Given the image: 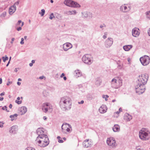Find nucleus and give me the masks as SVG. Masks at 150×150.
Wrapping results in <instances>:
<instances>
[{
  "label": "nucleus",
  "mask_w": 150,
  "mask_h": 150,
  "mask_svg": "<svg viewBox=\"0 0 150 150\" xmlns=\"http://www.w3.org/2000/svg\"><path fill=\"white\" fill-rule=\"evenodd\" d=\"M15 102L18 104H21L22 103V101H18L17 100H16Z\"/></svg>",
  "instance_id": "41"
},
{
  "label": "nucleus",
  "mask_w": 150,
  "mask_h": 150,
  "mask_svg": "<svg viewBox=\"0 0 150 150\" xmlns=\"http://www.w3.org/2000/svg\"><path fill=\"white\" fill-rule=\"evenodd\" d=\"M72 45L69 42H67L63 45V49L65 51H68L70 49L72 48Z\"/></svg>",
  "instance_id": "14"
},
{
  "label": "nucleus",
  "mask_w": 150,
  "mask_h": 150,
  "mask_svg": "<svg viewBox=\"0 0 150 150\" xmlns=\"http://www.w3.org/2000/svg\"><path fill=\"white\" fill-rule=\"evenodd\" d=\"M35 141L38 142L39 146L42 147L47 146L49 143L48 136L46 134H42L38 136Z\"/></svg>",
  "instance_id": "2"
},
{
  "label": "nucleus",
  "mask_w": 150,
  "mask_h": 150,
  "mask_svg": "<svg viewBox=\"0 0 150 150\" xmlns=\"http://www.w3.org/2000/svg\"><path fill=\"white\" fill-rule=\"evenodd\" d=\"M139 136L143 140H148L150 137V132L147 129L142 128L139 132Z\"/></svg>",
  "instance_id": "3"
},
{
  "label": "nucleus",
  "mask_w": 150,
  "mask_h": 150,
  "mask_svg": "<svg viewBox=\"0 0 150 150\" xmlns=\"http://www.w3.org/2000/svg\"><path fill=\"white\" fill-rule=\"evenodd\" d=\"M92 144V142L88 139L85 140L83 143V147L86 148L90 147Z\"/></svg>",
  "instance_id": "15"
},
{
  "label": "nucleus",
  "mask_w": 150,
  "mask_h": 150,
  "mask_svg": "<svg viewBox=\"0 0 150 150\" xmlns=\"http://www.w3.org/2000/svg\"><path fill=\"white\" fill-rule=\"evenodd\" d=\"M148 32L149 35L150 36V28L148 30Z\"/></svg>",
  "instance_id": "52"
},
{
  "label": "nucleus",
  "mask_w": 150,
  "mask_h": 150,
  "mask_svg": "<svg viewBox=\"0 0 150 150\" xmlns=\"http://www.w3.org/2000/svg\"><path fill=\"white\" fill-rule=\"evenodd\" d=\"M12 104H10L9 106V107L10 108H12Z\"/></svg>",
  "instance_id": "53"
},
{
  "label": "nucleus",
  "mask_w": 150,
  "mask_h": 150,
  "mask_svg": "<svg viewBox=\"0 0 150 150\" xmlns=\"http://www.w3.org/2000/svg\"><path fill=\"white\" fill-rule=\"evenodd\" d=\"M64 76H65V74H64V73H62V74H61V76H60V77H61V78H62V77H63Z\"/></svg>",
  "instance_id": "47"
},
{
  "label": "nucleus",
  "mask_w": 150,
  "mask_h": 150,
  "mask_svg": "<svg viewBox=\"0 0 150 150\" xmlns=\"http://www.w3.org/2000/svg\"><path fill=\"white\" fill-rule=\"evenodd\" d=\"M107 38V36H106V35H104L103 36V38L104 39H105L106 38Z\"/></svg>",
  "instance_id": "54"
},
{
  "label": "nucleus",
  "mask_w": 150,
  "mask_h": 150,
  "mask_svg": "<svg viewBox=\"0 0 150 150\" xmlns=\"http://www.w3.org/2000/svg\"><path fill=\"white\" fill-rule=\"evenodd\" d=\"M124 119L127 121H130L132 119V116L128 113H126L124 117Z\"/></svg>",
  "instance_id": "21"
},
{
  "label": "nucleus",
  "mask_w": 150,
  "mask_h": 150,
  "mask_svg": "<svg viewBox=\"0 0 150 150\" xmlns=\"http://www.w3.org/2000/svg\"><path fill=\"white\" fill-rule=\"evenodd\" d=\"M14 39H14V38H12V39H11V43H13V41H14Z\"/></svg>",
  "instance_id": "51"
},
{
  "label": "nucleus",
  "mask_w": 150,
  "mask_h": 150,
  "mask_svg": "<svg viewBox=\"0 0 150 150\" xmlns=\"http://www.w3.org/2000/svg\"><path fill=\"white\" fill-rule=\"evenodd\" d=\"M69 12L71 13H70V14H75L76 13L75 10L72 11H70Z\"/></svg>",
  "instance_id": "35"
},
{
  "label": "nucleus",
  "mask_w": 150,
  "mask_h": 150,
  "mask_svg": "<svg viewBox=\"0 0 150 150\" xmlns=\"http://www.w3.org/2000/svg\"><path fill=\"white\" fill-rule=\"evenodd\" d=\"M148 78V75L144 74L139 76L138 79L137 85L135 88V91L138 94H142L145 90V85L146 83Z\"/></svg>",
  "instance_id": "1"
},
{
  "label": "nucleus",
  "mask_w": 150,
  "mask_h": 150,
  "mask_svg": "<svg viewBox=\"0 0 150 150\" xmlns=\"http://www.w3.org/2000/svg\"><path fill=\"white\" fill-rule=\"evenodd\" d=\"M103 98H105V100L106 101H107L108 100L107 98L109 97V96L107 95H106V96L103 95Z\"/></svg>",
  "instance_id": "37"
},
{
  "label": "nucleus",
  "mask_w": 150,
  "mask_h": 150,
  "mask_svg": "<svg viewBox=\"0 0 150 150\" xmlns=\"http://www.w3.org/2000/svg\"><path fill=\"white\" fill-rule=\"evenodd\" d=\"M103 26L102 25H100V28H103V27H106V25H105L104 24H103Z\"/></svg>",
  "instance_id": "44"
},
{
  "label": "nucleus",
  "mask_w": 150,
  "mask_h": 150,
  "mask_svg": "<svg viewBox=\"0 0 150 150\" xmlns=\"http://www.w3.org/2000/svg\"><path fill=\"white\" fill-rule=\"evenodd\" d=\"M52 107L50 104L48 103H45L43 104L42 106V109L43 111L46 113L48 110L52 109ZM51 110H50V111Z\"/></svg>",
  "instance_id": "10"
},
{
  "label": "nucleus",
  "mask_w": 150,
  "mask_h": 150,
  "mask_svg": "<svg viewBox=\"0 0 150 150\" xmlns=\"http://www.w3.org/2000/svg\"><path fill=\"white\" fill-rule=\"evenodd\" d=\"M58 142L59 143H62L63 142V141L62 140V139H59V140L58 141Z\"/></svg>",
  "instance_id": "50"
},
{
  "label": "nucleus",
  "mask_w": 150,
  "mask_h": 150,
  "mask_svg": "<svg viewBox=\"0 0 150 150\" xmlns=\"http://www.w3.org/2000/svg\"><path fill=\"white\" fill-rule=\"evenodd\" d=\"M41 13L40 12L39 13L41 14V16H43L44 15L45 13V10L44 9H42L41 10Z\"/></svg>",
  "instance_id": "32"
},
{
  "label": "nucleus",
  "mask_w": 150,
  "mask_h": 150,
  "mask_svg": "<svg viewBox=\"0 0 150 150\" xmlns=\"http://www.w3.org/2000/svg\"><path fill=\"white\" fill-rule=\"evenodd\" d=\"M18 116V115L17 114H15L14 115H11L10 116V117L11 118V121H13L14 120V119L13 118H14L15 117H16Z\"/></svg>",
  "instance_id": "27"
},
{
  "label": "nucleus",
  "mask_w": 150,
  "mask_h": 150,
  "mask_svg": "<svg viewBox=\"0 0 150 150\" xmlns=\"http://www.w3.org/2000/svg\"><path fill=\"white\" fill-rule=\"evenodd\" d=\"M53 17H54V15L53 13H52L50 15V17H49V18L50 19L52 20V18H53Z\"/></svg>",
  "instance_id": "38"
},
{
  "label": "nucleus",
  "mask_w": 150,
  "mask_h": 150,
  "mask_svg": "<svg viewBox=\"0 0 150 150\" xmlns=\"http://www.w3.org/2000/svg\"><path fill=\"white\" fill-rule=\"evenodd\" d=\"M7 108V107L6 106H4L2 108V109L3 110H5L7 112H9V111L8 110Z\"/></svg>",
  "instance_id": "31"
},
{
  "label": "nucleus",
  "mask_w": 150,
  "mask_h": 150,
  "mask_svg": "<svg viewBox=\"0 0 150 150\" xmlns=\"http://www.w3.org/2000/svg\"><path fill=\"white\" fill-rule=\"evenodd\" d=\"M120 126L118 125H114L112 128V129L114 132H116L119 131Z\"/></svg>",
  "instance_id": "24"
},
{
  "label": "nucleus",
  "mask_w": 150,
  "mask_h": 150,
  "mask_svg": "<svg viewBox=\"0 0 150 150\" xmlns=\"http://www.w3.org/2000/svg\"><path fill=\"white\" fill-rule=\"evenodd\" d=\"M132 47V46L131 45H125L123 46V49L126 51H128L130 49H131Z\"/></svg>",
  "instance_id": "26"
},
{
  "label": "nucleus",
  "mask_w": 150,
  "mask_h": 150,
  "mask_svg": "<svg viewBox=\"0 0 150 150\" xmlns=\"http://www.w3.org/2000/svg\"><path fill=\"white\" fill-rule=\"evenodd\" d=\"M21 23V20H19L18 21L17 23L16 24V28L18 27V26L20 25V23Z\"/></svg>",
  "instance_id": "34"
},
{
  "label": "nucleus",
  "mask_w": 150,
  "mask_h": 150,
  "mask_svg": "<svg viewBox=\"0 0 150 150\" xmlns=\"http://www.w3.org/2000/svg\"><path fill=\"white\" fill-rule=\"evenodd\" d=\"M67 100L68 101H70L71 100L70 98L68 96H64L61 98L59 102L60 106H64V104L66 103V101H67Z\"/></svg>",
  "instance_id": "13"
},
{
  "label": "nucleus",
  "mask_w": 150,
  "mask_h": 150,
  "mask_svg": "<svg viewBox=\"0 0 150 150\" xmlns=\"http://www.w3.org/2000/svg\"><path fill=\"white\" fill-rule=\"evenodd\" d=\"M17 84L18 85L20 86L21 84V83L19 82H17Z\"/></svg>",
  "instance_id": "58"
},
{
  "label": "nucleus",
  "mask_w": 150,
  "mask_h": 150,
  "mask_svg": "<svg viewBox=\"0 0 150 150\" xmlns=\"http://www.w3.org/2000/svg\"><path fill=\"white\" fill-rule=\"evenodd\" d=\"M113 39L112 38L109 37L106 40L105 42V45L107 48H110L112 45L113 43Z\"/></svg>",
  "instance_id": "12"
},
{
  "label": "nucleus",
  "mask_w": 150,
  "mask_h": 150,
  "mask_svg": "<svg viewBox=\"0 0 150 150\" xmlns=\"http://www.w3.org/2000/svg\"><path fill=\"white\" fill-rule=\"evenodd\" d=\"M4 99V98L3 97H0V100L2 101Z\"/></svg>",
  "instance_id": "59"
},
{
  "label": "nucleus",
  "mask_w": 150,
  "mask_h": 150,
  "mask_svg": "<svg viewBox=\"0 0 150 150\" xmlns=\"http://www.w3.org/2000/svg\"><path fill=\"white\" fill-rule=\"evenodd\" d=\"M70 125L68 124H63L62 126V131L64 134H68L71 132L70 129L69 128Z\"/></svg>",
  "instance_id": "9"
},
{
  "label": "nucleus",
  "mask_w": 150,
  "mask_h": 150,
  "mask_svg": "<svg viewBox=\"0 0 150 150\" xmlns=\"http://www.w3.org/2000/svg\"><path fill=\"white\" fill-rule=\"evenodd\" d=\"M24 39L22 38H21V42H20V44L21 45H23V44H24V42L23 41L24 40Z\"/></svg>",
  "instance_id": "43"
},
{
  "label": "nucleus",
  "mask_w": 150,
  "mask_h": 150,
  "mask_svg": "<svg viewBox=\"0 0 150 150\" xmlns=\"http://www.w3.org/2000/svg\"><path fill=\"white\" fill-rule=\"evenodd\" d=\"M140 61L143 65L146 66L149 64L150 59L148 56L144 55L140 58Z\"/></svg>",
  "instance_id": "8"
},
{
  "label": "nucleus",
  "mask_w": 150,
  "mask_h": 150,
  "mask_svg": "<svg viewBox=\"0 0 150 150\" xmlns=\"http://www.w3.org/2000/svg\"><path fill=\"white\" fill-rule=\"evenodd\" d=\"M6 15V12H4L0 15V17L1 18H4L5 17Z\"/></svg>",
  "instance_id": "30"
},
{
  "label": "nucleus",
  "mask_w": 150,
  "mask_h": 150,
  "mask_svg": "<svg viewBox=\"0 0 150 150\" xmlns=\"http://www.w3.org/2000/svg\"><path fill=\"white\" fill-rule=\"evenodd\" d=\"M2 83V79L1 78H0V84H1Z\"/></svg>",
  "instance_id": "57"
},
{
  "label": "nucleus",
  "mask_w": 150,
  "mask_h": 150,
  "mask_svg": "<svg viewBox=\"0 0 150 150\" xmlns=\"http://www.w3.org/2000/svg\"><path fill=\"white\" fill-rule=\"evenodd\" d=\"M21 29H22V28L21 27H19L18 28H17V30L18 31L21 30Z\"/></svg>",
  "instance_id": "45"
},
{
  "label": "nucleus",
  "mask_w": 150,
  "mask_h": 150,
  "mask_svg": "<svg viewBox=\"0 0 150 150\" xmlns=\"http://www.w3.org/2000/svg\"><path fill=\"white\" fill-rule=\"evenodd\" d=\"M84 103V101L82 100L80 102H79L78 103L79 104H83Z\"/></svg>",
  "instance_id": "46"
},
{
  "label": "nucleus",
  "mask_w": 150,
  "mask_h": 150,
  "mask_svg": "<svg viewBox=\"0 0 150 150\" xmlns=\"http://www.w3.org/2000/svg\"><path fill=\"white\" fill-rule=\"evenodd\" d=\"M146 17L147 18L150 19V11L147 12Z\"/></svg>",
  "instance_id": "33"
},
{
  "label": "nucleus",
  "mask_w": 150,
  "mask_h": 150,
  "mask_svg": "<svg viewBox=\"0 0 150 150\" xmlns=\"http://www.w3.org/2000/svg\"><path fill=\"white\" fill-rule=\"evenodd\" d=\"M101 83V81L100 80H97L95 84L97 86H100Z\"/></svg>",
  "instance_id": "28"
},
{
  "label": "nucleus",
  "mask_w": 150,
  "mask_h": 150,
  "mask_svg": "<svg viewBox=\"0 0 150 150\" xmlns=\"http://www.w3.org/2000/svg\"><path fill=\"white\" fill-rule=\"evenodd\" d=\"M44 78H45V77L43 76H40L39 77V79H43Z\"/></svg>",
  "instance_id": "48"
},
{
  "label": "nucleus",
  "mask_w": 150,
  "mask_h": 150,
  "mask_svg": "<svg viewBox=\"0 0 150 150\" xmlns=\"http://www.w3.org/2000/svg\"><path fill=\"white\" fill-rule=\"evenodd\" d=\"M111 84L112 87L118 88L122 85V80L120 79L117 80L115 79H113L111 81Z\"/></svg>",
  "instance_id": "4"
},
{
  "label": "nucleus",
  "mask_w": 150,
  "mask_h": 150,
  "mask_svg": "<svg viewBox=\"0 0 150 150\" xmlns=\"http://www.w3.org/2000/svg\"><path fill=\"white\" fill-rule=\"evenodd\" d=\"M83 61L85 63L88 64H91L93 62V59L91 56L88 54L84 55L82 58Z\"/></svg>",
  "instance_id": "6"
},
{
  "label": "nucleus",
  "mask_w": 150,
  "mask_h": 150,
  "mask_svg": "<svg viewBox=\"0 0 150 150\" xmlns=\"http://www.w3.org/2000/svg\"><path fill=\"white\" fill-rule=\"evenodd\" d=\"M120 11L126 13L129 11V9L125 5H122L120 8Z\"/></svg>",
  "instance_id": "19"
},
{
  "label": "nucleus",
  "mask_w": 150,
  "mask_h": 150,
  "mask_svg": "<svg viewBox=\"0 0 150 150\" xmlns=\"http://www.w3.org/2000/svg\"><path fill=\"white\" fill-rule=\"evenodd\" d=\"M71 100L70 101L68 100L66 101V103L64 104V106H60L62 109L64 110H69L71 108Z\"/></svg>",
  "instance_id": "11"
},
{
  "label": "nucleus",
  "mask_w": 150,
  "mask_h": 150,
  "mask_svg": "<svg viewBox=\"0 0 150 150\" xmlns=\"http://www.w3.org/2000/svg\"><path fill=\"white\" fill-rule=\"evenodd\" d=\"M20 111L21 115L25 114L27 111V108L25 106L22 107L20 109Z\"/></svg>",
  "instance_id": "22"
},
{
  "label": "nucleus",
  "mask_w": 150,
  "mask_h": 150,
  "mask_svg": "<svg viewBox=\"0 0 150 150\" xmlns=\"http://www.w3.org/2000/svg\"><path fill=\"white\" fill-rule=\"evenodd\" d=\"M120 112L119 111H117L115 113L117 114H119V113H120Z\"/></svg>",
  "instance_id": "63"
},
{
  "label": "nucleus",
  "mask_w": 150,
  "mask_h": 150,
  "mask_svg": "<svg viewBox=\"0 0 150 150\" xmlns=\"http://www.w3.org/2000/svg\"><path fill=\"white\" fill-rule=\"evenodd\" d=\"M67 77H66V76H64V80L65 81L67 80Z\"/></svg>",
  "instance_id": "64"
},
{
  "label": "nucleus",
  "mask_w": 150,
  "mask_h": 150,
  "mask_svg": "<svg viewBox=\"0 0 150 150\" xmlns=\"http://www.w3.org/2000/svg\"><path fill=\"white\" fill-rule=\"evenodd\" d=\"M36 132L38 136L42 134H43L44 132L42 130V129L40 128L38 129L36 131Z\"/></svg>",
  "instance_id": "23"
},
{
  "label": "nucleus",
  "mask_w": 150,
  "mask_h": 150,
  "mask_svg": "<svg viewBox=\"0 0 150 150\" xmlns=\"http://www.w3.org/2000/svg\"><path fill=\"white\" fill-rule=\"evenodd\" d=\"M25 150H35V149L33 148H31V147H28L26 148Z\"/></svg>",
  "instance_id": "39"
},
{
  "label": "nucleus",
  "mask_w": 150,
  "mask_h": 150,
  "mask_svg": "<svg viewBox=\"0 0 150 150\" xmlns=\"http://www.w3.org/2000/svg\"><path fill=\"white\" fill-rule=\"evenodd\" d=\"M64 3L66 6L72 7H79L80 6L77 3L71 0H65Z\"/></svg>",
  "instance_id": "5"
},
{
  "label": "nucleus",
  "mask_w": 150,
  "mask_h": 150,
  "mask_svg": "<svg viewBox=\"0 0 150 150\" xmlns=\"http://www.w3.org/2000/svg\"><path fill=\"white\" fill-rule=\"evenodd\" d=\"M107 108L105 105H102L99 108V111L101 113H104L106 112Z\"/></svg>",
  "instance_id": "17"
},
{
  "label": "nucleus",
  "mask_w": 150,
  "mask_h": 150,
  "mask_svg": "<svg viewBox=\"0 0 150 150\" xmlns=\"http://www.w3.org/2000/svg\"><path fill=\"white\" fill-rule=\"evenodd\" d=\"M2 59H3V62H5L6 60H7L8 59V58L6 55H5V57H2Z\"/></svg>",
  "instance_id": "29"
},
{
  "label": "nucleus",
  "mask_w": 150,
  "mask_h": 150,
  "mask_svg": "<svg viewBox=\"0 0 150 150\" xmlns=\"http://www.w3.org/2000/svg\"><path fill=\"white\" fill-rule=\"evenodd\" d=\"M130 58H127V61L129 62L130 61Z\"/></svg>",
  "instance_id": "61"
},
{
  "label": "nucleus",
  "mask_w": 150,
  "mask_h": 150,
  "mask_svg": "<svg viewBox=\"0 0 150 150\" xmlns=\"http://www.w3.org/2000/svg\"><path fill=\"white\" fill-rule=\"evenodd\" d=\"M132 35L135 37L139 36L140 34L139 30V28H135L133 29L132 31Z\"/></svg>",
  "instance_id": "16"
},
{
  "label": "nucleus",
  "mask_w": 150,
  "mask_h": 150,
  "mask_svg": "<svg viewBox=\"0 0 150 150\" xmlns=\"http://www.w3.org/2000/svg\"><path fill=\"white\" fill-rule=\"evenodd\" d=\"M18 127L16 125H14L11 127L10 128L9 132L12 134L16 133Z\"/></svg>",
  "instance_id": "18"
},
{
  "label": "nucleus",
  "mask_w": 150,
  "mask_h": 150,
  "mask_svg": "<svg viewBox=\"0 0 150 150\" xmlns=\"http://www.w3.org/2000/svg\"><path fill=\"white\" fill-rule=\"evenodd\" d=\"M12 83V82L9 81L8 83H7L6 85L7 86H8L10 84Z\"/></svg>",
  "instance_id": "49"
},
{
  "label": "nucleus",
  "mask_w": 150,
  "mask_h": 150,
  "mask_svg": "<svg viewBox=\"0 0 150 150\" xmlns=\"http://www.w3.org/2000/svg\"><path fill=\"white\" fill-rule=\"evenodd\" d=\"M43 118L44 120H46L47 119V118L46 116H44Z\"/></svg>",
  "instance_id": "56"
},
{
  "label": "nucleus",
  "mask_w": 150,
  "mask_h": 150,
  "mask_svg": "<svg viewBox=\"0 0 150 150\" xmlns=\"http://www.w3.org/2000/svg\"><path fill=\"white\" fill-rule=\"evenodd\" d=\"M16 10V7L15 6H11L9 9V13L10 15H12Z\"/></svg>",
  "instance_id": "20"
},
{
  "label": "nucleus",
  "mask_w": 150,
  "mask_h": 150,
  "mask_svg": "<svg viewBox=\"0 0 150 150\" xmlns=\"http://www.w3.org/2000/svg\"><path fill=\"white\" fill-rule=\"evenodd\" d=\"M4 123L3 122L0 121V127H4Z\"/></svg>",
  "instance_id": "40"
},
{
  "label": "nucleus",
  "mask_w": 150,
  "mask_h": 150,
  "mask_svg": "<svg viewBox=\"0 0 150 150\" xmlns=\"http://www.w3.org/2000/svg\"><path fill=\"white\" fill-rule=\"evenodd\" d=\"M4 94H5V93L4 92H2V93H1V94H0V95L1 96H4Z\"/></svg>",
  "instance_id": "55"
},
{
  "label": "nucleus",
  "mask_w": 150,
  "mask_h": 150,
  "mask_svg": "<svg viewBox=\"0 0 150 150\" xmlns=\"http://www.w3.org/2000/svg\"><path fill=\"white\" fill-rule=\"evenodd\" d=\"M106 142L107 144L113 148H115L117 146L115 139L112 137L108 138Z\"/></svg>",
  "instance_id": "7"
},
{
  "label": "nucleus",
  "mask_w": 150,
  "mask_h": 150,
  "mask_svg": "<svg viewBox=\"0 0 150 150\" xmlns=\"http://www.w3.org/2000/svg\"><path fill=\"white\" fill-rule=\"evenodd\" d=\"M19 4V1H17L13 5V6H18Z\"/></svg>",
  "instance_id": "42"
},
{
  "label": "nucleus",
  "mask_w": 150,
  "mask_h": 150,
  "mask_svg": "<svg viewBox=\"0 0 150 150\" xmlns=\"http://www.w3.org/2000/svg\"><path fill=\"white\" fill-rule=\"evenodd\" d=\"M83 17H87L88 16V14L86 12H84L83 13Z\"/></svg>",
  "instance_id": "36"
},
{
  "label": "nucleus",
  "mask_w": 150,
  "mask_h": 150,
  "mask_svg": "<svg viewBox=\"0 0 150 150\" xmlns=\"http://www.w3.org/2000/svg\"><path fill=\"white\" fill-rule=\"evenodd\" d=\"M33 65V64L32 63H30L29 64V66H30V67H32V66Z\"/></svg>",
  "instance_id": "62"
},
{
  "label": "nucleus",
  "mask_w": 150,
  "mask_h": 150,
  "mask_svg": "<svg viewBox=\"0 0 150 150\" xmlns=\"http://www.w3.org/2000/svg\"><path fill=\"white\" fill-rule=\"evenodd\" d=\"M75 76L77 77H79L82 76V74L81 71L79 70H77L75 71Z\"/></svg>",
  "instance_id": "25"
},
{
  "label": "nucleus",
  "mask_w": 150,
  "mask_h": 150,
  "mask_svg": "<svg viewBox=\"0 0 150 150\" xmlns=\"http://www.w3.org/2000/svg\"><path fill=\"white\" fill-rule=\"evenodd\" d=\"M31 62H32V63L33 64L35 63V61L34 60H32Z\"/></svg>",
  "instance_id": "60"
}]
</instances>
